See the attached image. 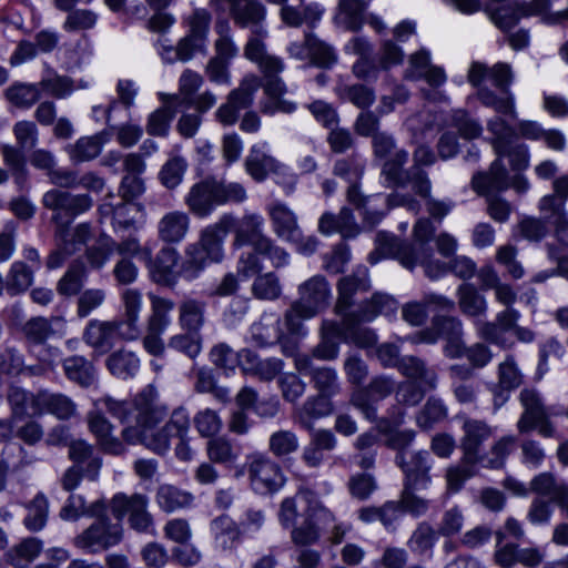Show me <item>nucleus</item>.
I'll list each match as a JSON object with an SVG mask.
<instances>
[{"label": "nucleus", "mask_w": 568, "mask_h": 568, "mask_svg": "<svg viewBox=\"0 0 568 568\" xmlns=\"http://www.w3.org/2000/svg\"><path fill=\"white\" fill-rule=\"evenodd\" d=\"M103 402L113 417L123 425L121 436L126 444H141L152 453L163 456L169 453L171 440L176 438V458L183 462L192 459L189 413L185 408L179 407L172 412L161 428L155 429L166 417L169 409L160 402L159 393L153 385H146L130 400L106 398Z\"/></svg>", "instance_id": "1"}, {"label": "nucleus", "mask_w": 568, "mask_h": 568, "mask_svg": "<svg viewBox=\"0 0 568 568\" xmlns=\"http://www.w3.org/2000/svg\"><path fill=\"white\" fill-rule=\"evenodd\" d=\"M234 225L235 217L232 214H223L215 223L206 225L200 232L199 240L185 246L179 274L193 281L209 265L221 263L224 258V241Z\"/></svg>", "instance_id": "2"}, {"label": "nucleus", "mask_w": 568, "mask_h": 568, "mask_svg": "<svg viewBox=\"0 0 568 568\" xmlns=\"http://www.w3.org/2000/svg\"><path fill=\"white\" fill-rule=\"evenodd\" d=\"M331 288L321 275H315L298 286V300L285 314L287 329L292 334L302 332V321L316 316L329 305Z\"/></svg>", "instance_id": "3"}, {"label": "nucleus", "mask_w": 568, "mask_h": 568, "mask_svg": "<svg viewBox=\"0 0 568 568\" xmlns=\"http://www.w3.org/2000/svg\"><path fill=\"white\" fill-rule=\"evenodd\" d=\"M233 247L252 245L253 250L267 257L274 267L288 263V254L264 234V217L260 213L246 212L241 220H235Z\"/></svg>", "instance_id": "4"}, {"label": "nucleus", "mask_w": 568, "mask_h": 568, "mask_svg": "<svg viewBox=\"0 0 568 568\" xmlns=\"http://www.w3.org/2000/svg\"><path fill=\"white\" fill-rule=\"evenodd\" d=\"M261 87V80L255 74H246L239 87L231 90L226 101L215 111L216 121L223 126L234 125L242 109H247L253 104L254 95Z\"/></svg>", "instance_id": "5"}, {"label": "nucleus", "mask_w": 568, "mask_h": 568, "mask_svg": "<svg viewBox=\"0 0 568 568\" xmlns=\"http://www.w3.org/2000/svg\"><path fill=\"white\" fill-rule=\"evenodd\" d=\"M112 398L111 396H103L94 402V408L87 414V424L89 432L95 438L97 445L106 454L122 455L125 453L126 443L124 439L115 435V426L104 416L105 409L113 416L104 404V399Z\"/></svg>", "instance_id": "6"}, {"label": "nucleus", "mask_w": 568, "mask_h": 568, "mask_svg": "<svg viewBox=\"0 0 568 568\" xmlns=\"http://www.w3.org/2000/svg\"><path fill=\"white\" fill-rule=\"evenodd\" d=\"M373 152L377 159H384L382 174L393 185H402L405 183V174L403 166L407 163L408 152L403 149H396L394 138L386 133L379 132L372 139Z\"/></svg>", "instance_id": "7"}, {"label": "nucleus", "mask_w": 568, "mask_h": 568, "mask_svg": "<svg viewBox=\"0 0 568 568\" xmlns=\"http://www.w3.org/2000/svg\"><path fill=\"white\" fill-rule=\"evenodd\" d=\"M247 474L252 489L260 495L276 493L285 484L281 466L263 454L248 457Z\"/></svg>", "instance_id": "8"}, {"label": "nucleus", "mask_w": 568, "mask_h": 568, "mask_svg": "<svg viewBox=\"0 0 568 568\" xmlns=\"http://www.w3.org/2000/svg\"><path fill=\"white\" fill-rule=\"evenodd\" d=\"M347 200L357 209L363 210L364 220L369 225L378 223L385 215V211L377 210L379 203L386 204L387 210L394 206H407L408 210H412L414 212H417L418 210V203L407 195L394 193L388 195L387 197H383L379 195L365 197L363 196L356 184H352L348 187Z\"/></svg>", "instance_id": "9"}, {"label": "nucleus", "mask_w": 568, "mask_h": 568, "mask_svg": "<svg viewBox=\"0 0 568 568\" xmlns=\"http://www.w3.org/2000/svg\"><path fill=\"white\" fill-rule=\"evenodd\" d=\"M149 499L142 494H115L111 499L113 516L122 520L128 517L130 528L138 531H148L153 528V519L148 510Z\"/></svg>", "instance_id": "10"}, {"label": "nucleus", "mask_w": 568, "mask_h": 568, "mask_svg": "<svg viewBox=\"0 0 568 568\" xmlns=\"http://www.w3.org/2000/svg\"><path fill=\"white\" fill-rule=\"evenodd\" d=\"M549 8V0L514 1L500 7L486 4L484 12L504 32L511 30L521 18L538 16Z\"/></svg>", "instance_id": "11"}, {"label": "nucleus", "mask_w": 568, "mask_h": 568, "mask_svg": "<svg viewBox=\"0 0 568 568\" xmlns=\"http://www.w3.org/2000/svg\"><path fill=\"white\" fill-rule=\"evenodd\" d=\"M58 248L52 252L48 260V268H58L64 260L84 245L91 237V227L88 224H79L72 231L61 229L58 233Z\"/></svg>", "instance_id": "12"}, {"label": "nucleus", "mask_w": 568, "mask_h": 568, "mask_svg": "<svg viewBox=\"0 0 568 568\" xmlns=\"http://www.w3.org/2000/svg\"><path fill=\"white\" fill-rule=\"evenodd\" d=\"M122 331L123 326L118 321L92 320L83 332V339L94 352L103 355L113 347L116 339L122 341Z\"/></svg>", "instance_id": "13"}, {"label": "nucleus", "mask_w": 568, "mask_h": 568, "mask_svg": "<svg viewBox=\"0 0 568 568\" xmlns=\"http://www.w3.org/2000/svg\"><path fill=\"white\" fill-rule=\"evenodd\" d=\"M230 6V14L235 24L241 28H251L253 33L266 36L263 26L266 18V8L258 0H226Z\"/></svg>", "instance_id": "14"}, {"label": "nucleus", "mask_w": 568, "mask_h": 568, "mask_svg": "<svg viewBox=\"0 0 568 568\" xmlns=\"http://www.w3.org/2000/svg\"><path fill=\"white\" fill-rule=\"evenodd\" d=\"M396 463L405 474V485L410 488H428L430 484L429 470L432 463L429 455L425 450L413 453L408 456L405 453H398Z\"/></svg>", "instance_id": "15"}, {"label": "nucleus", "mask_w": 568, "mask_h": 568, "mask_svg": "<svg viewBox=\"0 0 568 568\" xmlns=\"http://www.w3.org/2000/svg\"><path fill=\"white\" fill-rule=\"evenodd\" d=\"M121 301L124 308V318L118 320V322L123 326L122 341H136L141 335L139 321L143 306L142 293L136 288H125L121 293Z\"/></svg>", "instance_id": "16"}, {"label": "nucleus", "mask_w": 568, "mask_h": 568, "mask_svg": "<svg viewBox=\"0 0 568 568\" xmlns=\"http://www.w3.org/2000/svg\"><path fill=\"white\" fill-rule=\"evenodd\" d=\"M312 501V493L301 491L294 497L285 498L280 508L278 518L283 529L293 532H307L306 513L300 514V508L308 507Z\"/></svg>", "instance_id": "17"}, {"label": "nucleus", "mask_w": 568, "mask_h": 568, "mask_svg": "<svg viewBox=\"0 0 568 568\" xmlns=\"http://www.w3.org/2000/svg\"><path fill=\"white\" fill-rule=\"evenodd\" d=\"M184 204L199 219L210 216L216 207L212 176L194 183L184 195Z\"/></svg>", "instance_id": "18"}, {"label": "nucleus", "mask_w": 568, "mask_h": 568, "mask_svg": "<svg viewBox=\"0 0 568 568\" xmlns=\"http://www.w3.org/2000/svg\"><path fill=\"white\" fill-rule=\"evenodd\" d=\"M43 390L33 394L19 386L11 385L7 399L11 408L12 419L42 416Z\"/></svg>", "instance_id": "19"}, {"label": "nucleus", "mask_w": 568, "mask_h": 568, "mask_svg": "<svg viewBox=\"0 0 568 568\" xmlns=\"http://www.w3.org/2000/svg\"><path fill=\"white\" fill-rule=\"evenodd\" d=\"M463 430L460 446L464 452V462L475 465L480 459L479 448L493 435V429L485 422L466 419Z\"/></svg>", "instance_id": "20"}, {"label": "nucleus", "mask_w": 568, "mask_h": 568, "mask_svg": "<svg viewBox=\"0 0 568 568\" xmlns=\"http://www.w3.org/2000/svg\"><path fill=\"white\" fill-rule=\"evenodd\" d=\"M273 232L277 237L295 242L301 236V229L296 214L284 203L274 202L266 207Z\"/></svg>", "instance_id": "21"}, {"label": "nucleus", "mask_w": 568, "mask_h": 568, "mask_svg": "<svg viewBox=\"0 0 568 568\" xmlns=\"http://www.w3.org/2000/svg\"><path fill=\"white\" fill-rule=\"evenodd\" d=\"M191 227V219L186 212L170 211L166 212L158 222L156 231L159 239L169 244L183 242Z\"/></svg>", "instance_id": "22"}, {"label": "nucleus", "mask_w": 568, "mask_h": 568, "mask_svg": "<svg viewBox=\"0 0 568 568\" xmlns=\"http://www.w3.org/2000/svg\"><path fill=\"white\" fill-rule=\"evenodd\" d=\"M43 205L53 211H63L71 215H78L90 210L93 204L88 194L73 195L60 190H50L44 193Z\"/></svg>", "instance_id": "23"}, {"label": "nucleus", "mask_w": 568, "mask_h": 568, "mask_svg": "<svg viewBox=\"0 0 568 568\" xmlns=\"http://www.w3.org/2000/svg\"><path fill=\"white\" fill-rule=\"evenodd\" d=\"M471 185L479 195L506 191L509 187V174L503 162V156L497 155L488 172L475 174Z\"/></svg>", "instance_id": "24"}, {"label": "nucleus", "mask_w": 568, "mask_h": 568, "mask_svg": "<svg viewBox=\"0 0 568 568\" xmlns=\"http://www.w3.org/2000/svg\"><path fill=\"white\" fill-rule=\"evenodd\" d=\"M398 261L406 268H414L417 265H422L425 270V274L432 278L437 280L445 275L449 267L434 257L432 248H422L419 253L415 254V251L405 248L398 253Z\"/></svg>", "instance_id": "25"}, {"label": "nucleus", "mask_w": 568, "mask_h": 568, "mask_svg": "<svg viewBox=\"0 0 568 568\" xmlns=\"http://www.w3.org/2000/svg\"><path fill=\"white\" fill-rule=\"evenodd\" d=\"M179 253L175 248L163 247L156 254V257L145 261V265L152 280L159 284L170 285L175 283L176 275L174 267L176 266Z\"/></svg>", "instance_id": "26"}, {"label": "nucleus", "mask_w": 568, "mask_h": 568, "mask_svg": "<svg viewBox=\"0 0 568 568\" xmlns=\"http://www.w3.org/2000/svg\"><path fill=\"white\" fill-rule=\"evenodd\" d=\"M114 195L109 194L103 203L99 206L100 217L102 220L110 219L115 230H125L135 223L134 213L138 209L134 204L120 200L114 203Z\"/></svg>", "instance_id": "27"}, {"label": "nucleus", "mask_w": 568, "mask_h": 568, "mask_svg": "<svg viewBox=\"0 0 568 568\" xmlns=\"http://www.w3.org/2000/svg\"><path fill=\"white\" fill-rule=\"evenodd\" d=\"M267 146L266 142L252 145L244 161L246 173L256 182H263L278 162L265 151Z\"/></svg>", "instance_id": "28"}, {"label": "nucleus", "mask_w": 568, "mask_h": 568, "mask_svg": "<svg viewBox=\"0 0 568 568\" xmlns=\"http://www.w3.org/2000/svg\"><path fill=\"white\" fill-rule=\"evenodd\" d=\"M110 140V133L99 132L94 135L82 136L75 143L69 144L65 150L71 161L80 163L95 159L102 148Z\"/></svg>", "instance_id": "29"}, {"label": "nucleus", "mask_w": 568, "mask_h": 568, "mask_svg": "<svg viewBox=\"0 0 568 568\" xmlns=\"http://www.w3.org/2000/svg\"><path fill=\"white\" fill-rule=\"evenodd\" d=\"M105 364L114 377L128 381L139 373L141 359L133 351L120 348L108 356Z\"/></svg>", "instance_id": "30"}, {"label": "nucleus", "mask_w": 568, "mask_h": 568, "mask_svg": "<svg viewBox=\"0 0 568 568\" xmlns=\"http://www.w3.org/2000/svg\"><path fill=\"white\" fill-rule=\"evenodd\" d=\"M369 288L368 273L365 267L359 268L357 273L343 277L338 283V300L335 306L338 315H344L352 305V297L357 291H367Z\"/></svg>", "instance_id": "31"}, {"label": "nucleus", "mask_w": 568, "mask_h": 568, "mask_svg": "<svg viewBox=\"0 0 568 568\" xmlns=\"http://www.w3.org/2000/svg\"><path fill=\"white\" fill-rule=\"evenodd\" d=\"M344 337L343 326L333 321H324L321 342L314 347L313 356L322 361H333L338 356V339Z\"/></svg>", "instance_id": "32"}, {"label": "nucleus", "mask_w": 568, "mask_h": 568, "mask_svg": "<svg viewBox=\"0 0 568 568\" xmlns=\"http://www.w3.org/2000/svg\"><path fill=\"white\" fill-rule=\"evenodd\" d=\"M367 7L365 0H339L334 20L349 31H358L365 23L364 12Z\"/></svg>", "instance_id": "33"}, {"label": "nucleus", "mask_w": 568, "mask_h": 568, "mask_svg": "<svg viewBox=\"0 0 568 568\" xmlns=\"http://www.w3.org/2000/svg\"><path fill=\"white\" fill-rule=\"evenodd\" d=\"M206 304L197 298H185L179 304V325L187 333H199L205 324Z\"/></svg>", "instance_id": "34"}, {"label": "nucleus", "mask_w": 568, "mask_h": 568, "mask_svg": "<svg viewBox=\"0 0 568 568\" xmlns=\"http://www.w3.org/2000/svg\"><path fill=\"white\" fill-rule=\"evenodd\" d=\"M529 489L542 497H549L554 503H562L568 498V483L557 479L550 473H540L530 481Z\"/></svg>", "instance_id": "35"}, {"label": "nucleus", "mask_w": 568, "mask_h": 568, "mask_svg": "<svg viewBox=\"0 0 568 568\" xmlns=\"http://www.w3.org/2000/svg\"><path fill=\"white\" fill-rule=\"evenodd\" d=\"M457 298L459 310L464 315L477 318L486 315L488 310L486 297L473 284H462L457 288Z\"/></svg>", "instance_id": "36"}, {"label": "nucleus", "mask_w": 568, "mask_h": 568, "mask_svg": "<svg viewBox=\"0 0 568 568\" xmlns=\"http://www.w3.org/2000/svg\"><path fill=\"white\" fill-rule=\"evenodd\" d=\"M280 318L274 314H264L250 329V338L256 346L272 345L281 341Z\"/></svg>", "instance_id": "37"}, {"label": "nucleus", "mask_w": 568, "mask_h": 568, "mask_svg": "<svg viewBox=\"0 0 568 568\" xmlns=\"http://www.w3.org/2000/svg\"><path fill=\"white\" fill-rule=\"evenodd\" d=\"M69 457L78 465H87L85 471L91 480H95L102 465L99 456L94 455L91 444L84 439L72 440L69 444Z\"/></svg>", "instance_id": "38"}, {"label": "nucleus", "mask_w": 568, "mask_h": 568, "mask_svg": "<svg viewBox=\"0 0 568 568\" xmlns=\"http://www.w3.org/2000/svg\"><path fill=\"white\" fill-rule=\"evenodd\" d=\"M519 399L524 407V413L517 422V428L519 433L525 434L531 430L532 420L542 416L546 409L538 393L534 389H523Z\"/></svg>", "instance_id": "39"}, {"label": "nucleus", "mask_w": 568, "mask_h": 568, "mask_svg": "<svg viewBox=\"0 0 568 568\" xmlns=\"http://www.w3.org/2000/svg\"><path fill=\"white\" fill-rule=\"evenodd\" d=\"M42 415L51 414L60 420L71 419L77 415V404L67 395L43 390Z\"/></svg>", "instance_id": "40"}, {"label": "nucleus", "mask_w": 568, "mask_h": 568, "mask_svg": "<svg viewBox=\"0 0 568 568\" xmlns=\"http://www.w3.org/2000/svg\"><path fill=\"white\" fill-rule=\"evenodd\" d=\"M437 329H426L417 333L412 337L413 343L434 344L437 342L439 335L446 339L462 336L463 323L457 317H444L436 323Z\"/></svg>", "instance_id": "41"}, {"label": "nucleus", "mask_w": 568, "mask_h": 568, "mask_svg": "<svg viewBox=\"0 0 568 568\" xmlns=\"http://www.w3.org/2000/svg\"><path fill=\"white\" fill-rule=\"evenodd\" d=\"M207 458L215 464L231 467L236 464L241 455L240 447H236L227 438L220 436L211 438L206 443Z\"/></svg>", "instance_id": "42"}, {"label": "nucleus", "mask_w": 568, "mask_h": 568, "mask_svg": "<svg viewBox=\"0 0 568 568\" xmlns=\"http://www.w3.org/2000/svg\"><path fill=\"white\" fill-rule=\"evenodd\" d=\"M6 99L14 106L30 109L41 98L39 83L14 82L4 91Z\"/></svg>", "instance_id": "43"}, {"label": "nucleus", "mask_w": 568, "mask_h": 568, "mask_svg": "<svg viewBox=\"0 0 568 568\" xmlns=\"http://www.w3.org/2000/svg\"><path fill=\"white\" fill-rule=\"evenodd\" d=\"M399 372L406 377L419 382L425 387L432 389L436 387V373L426 367L425 363L417 357H403L398 365Z\"/></svg>", "instance_id": "44"}, {"label": "nucleus", "mask_w": 568, "mask_h": 568, "mask_svg": "<svg viewBox=\"0 0 568 568\" xmlns=\"http://www.w3.org/2000/svg\"><path fill=\"white\" fill-rule=\"evenodd\" d=\"M33 277V267H29L24 262L16 261L8 272L6 288L10 295H19L32 285Z\"/></svg>", "instance_id": "45"}, {"label": "nucleus", "mask_w": 568, "mask_h": 568, "mask_svg": "<svg viewBox=\"0 0 568 568\" xmlns=\"http://www.w3.org/2000/svg\"><path fill=\"white\" fill-rule=\"evenodd\" d=\"M151 314L146 320V327L165 332L171 324V312L174 308V302L169 298L150 295Z\"/></svg>", "instance_id": "46"}, {"label": "nucleus", "mask_w": 568, "mask_h": 568, "mask_svg": "<svg viewBox=\"0 0 568 568\" xmlns=\"http://www.w3.org/2000/svg\"><path fill=\"white\" fill-rule=\"evenodd\" d=\"M216 206L240 204L247 200L245 187L239 182H226L212 176Z\"/></svg>", "instance_id": "47"}, {"label": "nucleus", "mask_w": 568, "mask_h": 568, "mask_svg": "<svg viewBox=\"0 0 568 568\" xmlns=\"http://www.w3.org/2000/svg\"><path fill=\"white\" fill-rule=\"evenodd\" d=\"M328 396L310 397L298 410V418L305 427H311L314 419L328 416L333 412L332 402Z\"/></svg>", "instance_id": "48"}, {"label": "nucleus", "mask_w": 568, "mask_h": 568, "mask_svg": "<svg viewBox=\"0 0 568 568\" xmlns=\"http://www.w3.org/2000/svg\"><path fill=\"white\" fill-rule=\"evenodd\" d=\"M193 496L172 485H161L156 493V503L165 511H173L190 506Z\"/></svg>", "instance_id": "49"}, {"label": "nucleus", "mask_w": 568, "mask_h": 568, "mask_svg": "<svg viewBox=\"0 0 568 568\" xmlns=\"http://www.w3.org/2000/svg\"><path fill=\"white\" fill-rule=\"evenodd\" d=\"M67 376L82 386H90L95 378V371L91 362L82 356L68 357L63 362Z\"/></svg>", "instance_id": "50"}, {"label": "nucleus", "mask_w": 568, "mask_h": 568, "mask_svg": "<svg viewBox=\"0 0 568 568\" xmlns=\"http://www.w3.org/2000/svg\"><path fill=\"white\" fill-rule=\"evenodd\" d=\"M99 20L97 12L90 9H75L69 12L62 23L68 33H84L92 30Z\"/></svg>", "instance_id": "51"}, {"label": "nucleus", "mask_w": 568, "mask_h": 568, "mask_svg": "<svg viewBox=\"0 0 568 568\" xmlns=\"http://www.w3.org/2000/svg\"><path fill=\"white\" fill-rule=\"evenodd\" d=\"M487 130L491 134L490 144L498 156L507 151V146L511 143L513 129L501 118L494 116L487 121Z\"/></svg>", "instance_id": "52"}, {"label": "nucleus", "mask_w": 568, "mask_h": 568, "mask_svg": "<svg viewBox=\"0 0 568 568\" xmlns=\"http://www.w3.org/2000/svg\"><path fill=\"white\" fill-rule=\"evenodd\" d=\"M176 546L172 549L173 559L183 567H193L202 559L201 551L190 541L191 535H171Z\"/></svg>", "instance_id": "53"}, {"label": "nucleus", "mask_w": 568, "mask_h": 568, "mask_svg": "<svg viewBox=\"0 0 568 568\" xmlns=\"http://www.w3.org/2000/svg\"><path fill=\"white\" fill-rule=\"evenodd\" d=\"M306 526H310L307 532H320L334 528V516L326 507L317 500L312 501L306 509Z\"/></svg>", "instance_id": "54"}, {"label": "nucleus", "mask_w": 568, "mask_h": 568, "mask_svg": "<svg viewBox=\"0 0 568 568\" xmlns=\"http://www.w3.org/2000/svg\"><path fill=\"white\" fill-rule=\"evenodd\" d=\"M337 94L359 109H368L376 98L372 88L361 83L342 84L337 88Z\"/></svg>", "instance_id": "55"}, {"label": "nucleus", "mask_w": 568, "mask_h": 568, "mask_svg": "<svg viewBox=\"0 0 568 568\" xmlns=\"http://www.w3.org/2000/svg\"><path fill=\"white\" fill-rule=\"evenodd\" d=\"M121 541V535H77L74 545L87 554H101Z\"/></svg>", "instance_id": "56"}, {"label": "nucleus", "mask_w": 568, "mask_h": 568, "mask_svg": "<svg viewBox=\"0 0 568 568\" xmlns=\"http://www.w3.org/2000/svg\"><path fill=\"white\" fill-rule=\"evenodd\" d=\"M252 294L257 300L274 301L282 294L278 277L270 272L257 275L252 284Z\"/></svg>", "instance_id": "57"}, {"label": "nucleus", "mask_w": 568, "mask_h": 568, "mask_svg": "<svg viewBox=\"0 0 568 568\" xmlns=\"http://www.w3.org/2000/svg\"><path fill=\"white\" fill-rule=\"evenodd\" d=\"M311 48L310 62L320 68H331L337 62V54L333 47L320 40L315 34L308 33Z\"/></svg>", "instance_id": "58"}, {"label": "nucleus", "mask_w": 568, "mask_h": 568, "mask_svg": "<svg viewBox=\"0 0 568 568\" xmlns=\"http://www.w3.org/2000/svg\"><path fill=\"white\" fill-rule=\"evenodd\" d=\"M193 423L200 436L210 439L214 438L223 427L219 413L211 408L199 410L193 417Z\"/></svg>", "instance_id": "59"}, {"label": "nucleus", "mask_w": 568, "mask_h": 568, "mask_svg": "<svg viewBox=\"0 0 568 568\" xmlns=\"http://www.w3.org/2000/svg\"><path fill=\"white\" fill-rule=\"evenodd\" d=\"M41 548L42 544L39 539L33 537L26 538L8 554L9 560L12 566L24 568L40 554Z\"/></svg>", "instance_id": "60"}, {"label": "nucleus", "mask_w": 568, "mask_h": 568, "mask_svg": "<svg viewBox=\"0 0 568 568\" xmlns=\"http://www.w3.org/2000/svg\"><path fill=\"white\" fill-rule=\"evenodd\" d=\"M84 276L85 271L83 264L78 262L73 263L58 282V293L63 296L78 294L83 285Z\"/></svg>", "instance_id": "61"}, {"label": "nucleus", "mask_w": 568, "mask_h": 568, "mask_svg": "<svg viewBox=\"0 0 568 568\" xmlns=\"http://www.w3.org/2000/svg\"><path fill=\"white\" fill-rule=\"evenodd\" d=\"M49 513V501L43 494H38L28 507V515L24 518V526L29 530H41L44 528Z\"/></svg>", "instance_id": "62"}, {"label": "nucleus", "mask_w": 568, "mask_h": 568, "mask_svg": "<svg viewBox=\"0 0 568 568\" xmlns=\"http://www.w3.org/2000/svg\"><path fill=\"white\" fill-rule=\"evenodd\" d=\"M187 163L184 158L174 155L170 158L160 171V181L168 189H174L183 180Z\"/></svg>", "instance_id": "63"}, {"label": "nucleus", "mask_w": 568, "mask_h": 568, "mask_svg": "<svg viewBox=\"0 0 568 568\" xmlns=\"http://www.w3.org/2000/svg\"><path fill=\"white\" fill-rule=\"evenodd\" d=\"M311 374L314 386L321 395L332 397L339 392L338 376L334 368L318 367Z\"/></svg>", "instance_id": "64"}]
</instances>
